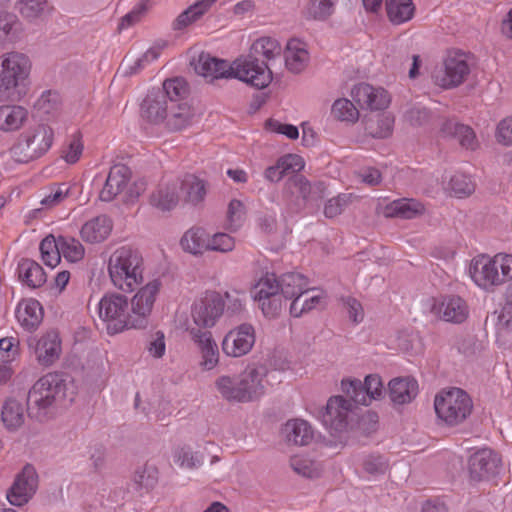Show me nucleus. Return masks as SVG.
Masks as SVG:
<instances>
[{
    "label": "nucleus",
    "instance_id": "nucleus-1",
    "mask_svg": "<svg viewBox=\"0 0 512 512\" xmlns=\"http://www.w3.org/2000/svg\"><path fill=\"white\" fill-rule=\"evenodd\" d=\"M194 70L208 81L235 78L258 89L267 87L272 81L270 68L252 56H242L229 63L208 53H201L194 63Z\"/></svg>",
    "mask_w": 512,
    "mask_h": 512
},
{
    "label": "nucleus",
    "instance_id": "nucleus-2",
    "mask_svg": "<svg viewBox=\"0 0 512 512\" xmlns=\"http://www.w3.org/2000/svg\"><path fill=\"white\" fill-rule=\"evenodd\" d=\"M75 386L60 373H48L32 386L27 397L28 416L45 422L55 415L57 406L65 399L72 401Z\"/></svg>",
    "mask_w": 512,
    "mask_h": 512
},
{
    "label": "nucleus",
    "instance_id": "nucleus-3",
    "mask_svg": "<svg viewBox=\"0 0 512 512\" xmlns=\"http://www.w3.org/2000/svg\"><path fill=\"white\" fill-rule=\"evenodd\" d=\"M268 368L262 364L250 363L237 376L221 375L215 380V388L220 396L233 403L258 401L270 386Z\"/></svg>",
    "mask_w": 512,
    "mask_h": 512
},
{
    "label": "nucleus",
    "instance_id": "nucleus-4",
    "mask_svg": "<svg viewBox=\"0 0 512 512\" xmlns=\"http://www.w3.org/2000/svg\"><path fill=\"white\" fill-rule=\"evenodd\" d=\"M144 259L130 246H121L109 256L107 272L112 286L122 293L134 292L144 283Z\"/></svg>",
    "mask_w": 512,
    "mask_h": 512
},
{
    "label": "nucleus",
    "instance_id": "nucleus-5",
    "mask_svg": "<svg viewBox=\"0 0 512 512\" xmlns=\"http://www.w3.org/2000/svg\"><path fill=\"white\" fill-rule=\"evenodd\" d=\"M32 60L23 52L7 51L0 55V97L22 99L30 86Z\"/></svg>",
    "mask_w": 512,
    "mask_h": 512
},
{
    "label": "nucleus",
    "instance_id": "nucleus-6",
    "mask_svg": "<svg viewBox=\"0 0 512 512\" xmlns=\"http://www.w3.org/2000/svg\"><path fill=\"white\" fill-rule=\"evenodd\" d=\"M468 271L476 286L485 291H493L512 280V254H479L470 261Z\"/></svg>",
    "mask_w": 512,
    "mask_h": 512
},
{
    "label": "nucleus",
    "instance_id": "nucleus-7",
    "mask_svg": "<svg viewBox=\"0 0 512 512\" xmlns=\"http://www.w3.org/2000/svg\"><path fill=\"white\" fill-rule=\"evenodd\" d=\"M97 313L110 335L136 329L131 317L129 298L122 293H105L97 304Z\"/></svg>",
    "mask_w": 512,
    "mask_h": 512
},
{
    "label": "nucleus",
    "instance_id": "nucleus-8",
    "mask_svg": "<svg viewBox=\"0 0 512 512\" xmlns=\"http://www.w3.org/2000/svg\"><path fill=\"white\" fill-rule=\"evenodd\" d=\"M473 403L470 396L460 388L442 390L434 398L437 419L447 425L456 426L471 414Z\"/></svg>",
    "mask_w": 512,
    "mask_h": 512
},
{
    "label": "nucleus",
    "instance_id": "nucleus-9",
    "mask_svg": "<svg viewBox=\"0 0 512 512\" xmlns=\"http://www.w3.org/2000/svg\"><path fill=\"white\" fill-rule=\"evenodd\" d=\"M53 141V129L46 124H38L21 134L12 152L20 161L27 162L44 155L51 148Z\"/></svg>",
    "mask_w": 512,
    "mask_h": 512
},
{
    "label": "nucleus",
    "instance_id": "nucleus-10",
    "mask_svg": "<svg viewBox=\"0 0 512 512\" xmlns=\"http://www.w3.org/2000/svg\"><path fill=\"white\" fill-rule=\"evenodd\" d=\"M251 296L266 318H276L285 307L279 281L274 274L260 277L251 290Z\"/></svg>",
    "mask_w": 512,
    "mask_h": 512
},
{
    "label": "nucleus",
    "instance_id": "nucleus-11",
    "mask_svg": "<svg viewBox=\"0 0 512 512\" xmlns=\"http://www.w3.org/2000/svg\"><path fill=\"white\" fill-rule=\"evenodd\" d=\"M137 288L134 295L129 298V308L135 328L144 329L148 325L149 317L161 292L162 282L154 278Z\"/></svg>",
    "mask_w": 512,
    "mask_h": 512
},
{
    "label": "nucleus",
    "instance_id": "nucleus-12",
    "mask_svg": "<svg viewBox=\"0 0 512 512\" xmlns=\"http://www.w3.org/2000/svg\"><path fill=\"white\" fill-rule=\"evenodd\" d=\"M324 191L322 182L311 184L303 176L294 175L286 182L284 192L289 212H299L306 202L322 198Z\"/></svg>",
    "mask_w": 512,
    "mask_h": 512
},
{
    "label": "nucleus",
    "instance_id": "nucleus-13",
    "mask_svg": "<svg viewBox=\"0 0 512 512\" xmlns=\"http://www.w3.org/2000/svg\"><path fill=\"white\" fill-rule=\"evenodd\" d=\"M225 310L222 295L216 291H206L196 299L191 307V317L197 328H212Z\"/></svg>",
    "mask_w": 512,
    "mask_h": 512
},
{
    "label": "nucleus",
    "instance_id": "nucleus-14",
    "mask_svg": "<svg viewBox=\"0 0 512 512\" xmlns=\"http://www.w3.org/2000/svg\"><path fill=\"white\" fill-rule=\"evenodd\" d=\"M470 73L467 57L462 52H449L443 61V65L433 73L436 85L448 89L462 84Z\"/></svg>",
    "mask_w": 512,
    "mask_h": 512
},
{
    "label": "nucleus",
    "instance_id": "nucleus-15",
    "mask_svg": "<svg viewBox=\"0 0 512 512\" xmlns=\"http://www.w3.org/2000/svg\"><path fill=\"white\" fill-rule=\"evenodd\" d=\"M426 307L436 318L453 324L465 322L470 314L468 303L458 295L431 298L427 300Z\"/></svg>",
    "mask_w": 512,
    "mask_h": 512
},
{
    "label": "nucleus",
    "instance_id": "nucleus-16",
    "mask_svg": "<svg viewBox=\"0 0 512 512\" xmlns=\"http://www.w3.org/2000/svg\"><path fill=\"white\" fill-rule=\"evenodd\" d=\"M341 390L355 403L368 406L372 400H380L385 395V387L381 377L370 374L365 377L364 384L358 379H343Z\"/></svg>",
    "mask_w": 512,
    "mask_h": 512
},
{
    "label": "nucleus",
    "instance_id": "nucleus-17",
    "mask_svg": "<svg viewBox=\"0 0 512 512\" xmlns=\"http://www.w3.org/2000/svg\"><path fill=\"white\" fill-rule=\"evenodd\" d=\"M256 341L255 328L250 323H242L229 330L221 342L222 352L231 358L247 355Z\"/></svg>",
    "mask_w": 512,
    "mask_h": 512
},
{
    "label": "nucleus",
    "instance_id": "nucleus-18",
    "mask_svg": "<svg viewBox=\"0 0 512 512\" xmlns=\"http://www.w3.org/2000/svg\"><path fill=\"white\" fill-rule=\"evenodd\" d=\"M353 404L343 396L337 395L329 398L325 412L322 414V423L331 435H338L347 430L349 416Z\"/></svg>",
    "mask_w": 512,
    "mask_h": 512
},
{
    "label": "nucleus",
    "instance_id": "nucleus-19",
    "mask_svg": "<svg viewBox=\"0 0 512 512\" xmlns=\"http://www.w3.org/2000/svg\"><path fill=\"white\" fill-rule=\"evenodd\" d=\"M37 488V471L33 465L26 464L21 472L17 474L7 493V499L14 506H23L33 497Z\"/></svg>",
    "mask_w": 512,
    "mask_h": 512
},
{
    "label": "nucleus",
    "instance_id": "nucleus-20",
    "mask_svg": "<svg viewBox=\"0 0 512 512\" xmlns=\"http://www.w3.org/2000/svg\"><path fill=\"white\" fill-rule=\"evenodd\" d=\"M189 334L197 348L200 368L203 371L215 369L220 361V352L212 333L199 328H191Z\"/></svg>",
    "mask_w": 512,
    "mask_h": 512
},
{
    "label": "nucleus",
    "instance_id": "nucleus-21",
    "mask_svg": "<svg viewBox=\"0 0 512 512\" xmlns=\"http://www.w3.org/2000/svg\"><path fill=\"white\" fill-rule=\"evenodd\" d=\"M470 477L475 481L488 480L501 469V459L493 450L484 448L474 452L469 458Z\"/></svg>",
    "mask_w": 512,
    "mask_h": 512
},
{
    "label": "nucleus",
    "instance_id": "nucleus-22",
    "mask_svg": "<svg viewBox=\"0 0 512 512\" xmlns=\"http://www.w3.org/2000/svg\"><path fill=\"white\" fill-rule=\"evenodd\" d=\"M350 95L361 109L370 111L384 110L391 102V97L384 88L374 87L368 83L354 85Z\"/></svg>",
    "mask_w": 512,
    "mask_h": 512
},
{
    "label": "nucleus",
    "instance_id": "nucleus-23",
    "mask_svg": "<svg viewBox=\"0 0 512 512\" xmlns=\"http://www.w3.org/2000/svg\"><path fill=\"white\" fill-rule=\"evenodd\" d=\"M28 345L33 350L39 364L50 366L61 354V340L56 331H49L39 338L29 339Z\"/></svg>",
    "mask_w": 512,
    "mask_h": 512
},
{
    "label": "nucleus",
    "instance_id": "nucleus-24",
    "mask_svg": "<svg viewBox=\"0 0 512 512\" xmlns=\"http://www.w3.org/2000/svg\"><path fill=\"white\" fill-rule=\"evenodd\" d=\"M172 105L167 101V95L164 92H158L152 89L143 99L140 107L142 119L150 125H163L169 109Z\"/></svg>",
    "mask_w": 512,
    "mask_h": 512
},
{
    "label": "nucleus",
    "instance_id": "nucleus-25",
    "mask_svg": "<svg viewBox=\"0 0 512 512\" xmlns=\"http://www.w3.org/2000/svg\"><path fill=\"white\" fill-rule=\"evenodd\" d=\"M131 178L130 169L122 164L113 166L106 178L103 188L99 193L102 201L109 202L118 195L126 198L127 186Z\"/></svg>",
    "mask_w": 512,
    "mask_h": 512
},
{
    "label": "nucleus",
    "instance_id": "nucleus-26",
    "mask_svg": "<svg viewBox=\"0 0 512 512\" xmlns=\"http://www.w3.org/2000/svg\"><path fill=\"white\" fill-rule=\"evenodd\" d=\"M282 52L285 67L293 74L303 72L310 62L307 44L300 39H290Z\"/></svg>",
    "mask_w": 512,
    "mask_h": 512
},
{
    "label": "nucleus",
    "instance_id": "nucleus-27",
    "mask_svg": "<svg viewBox=\"0 0 512 512\" xmlns=\"http://www.w3.org/2000/svg\"><path fill=\"white\" fill-rule=\"evenodd\" d=\"M29 119L28 109L20 104L5 103L0 105V131L14 133L21 130Z\"/></svg>",
    "mask_w": 512,
    "mask_h": 512
},
{
    "label": "nucleus",
    "instance_id": "nucleus-28",
    "mask_svg": "<svg viewBox=\"0 0 512 512\" xmlns=\"http://www.w3.org/2000/svg\"><path fill=\"white\" fill-rule=\"evenodd\" d=\"M15 8L26 22L36 25L45 22L53 10L48 0H17Z\"/></svg>",
    "mask_w": 512,
    "mask_h": 512
},
{
    "label": "nucleus",
    "instance_id": "nucleus-29",
    "mask_svg": "<svg viewBox=\"0 0 512 512\" xmlns=\"http://www.w3.org/2000/svg\"><path fill=\"white\" fill-rule=\"evenodd\" d=\"M419 391L418 382L412 377H396L388 383L390 400L397 405L410 403Z\"/></svg>",
    "mask_w": 512,
    "mask_h": 512
},
{
    "label": "nucleus",
    "instance_id": "nucleus-30",
    "mask_svg": "<svg viewBox=\"0 0 512 512\" xmlns=\"http://www.w3.org/2000/svg\"><path fill=\"white\" fill-rule=\"evenodd\" d=\"M112 228V220L108 216L98 215L83 224L80 235L87 243H100L108 238Z\"/></svg>",
    "mask_w": 512,
    "mask_h": 512
},
{
    "label": "nucleus",
    "instance_id": "nucleus-31",
    "mask_svg": "<svg viewBox=\"0 0 512 512\" xmlns=\"http://www.w3.org/2000/svg\"><path fill=\"white\" fill-rule=\"evenodd\" d=\"M304 168V160L296 154H288L277 160V162L269 166L264 173L266 180L270 182H278L290 172H298Z\"/></svg>",
    "mask_w": 512,
    "mask_h": 512
},
{
    "label": "nucleus",
    "instance_id": "nucleus-32",
    "mask_svg": "<svg viewBox=\"0 0 512 512\" xmlns=\"http://www.w3.org/2000/svg\"><path fill=\"white\" fill-rule=\"evenodd\" d=\"M325 295L317 289L307 287L298 297L293 299L290 305V314L293 317H300L305 313L324 305Z\"/></svg>",
    "mask_w": 512,
    "mask_h": 512
},
{
    "label": "nucleus",
    "instance_id": "nucleus-33",
    "mask_svg": "<svg viewBox=\"0 0 512 512\" xmlns=\"http://www.w3.org/2000/svg\"><path fill=\"white\" fill-rule=\"evenodd\" d=\"M15 313L19 324L27 330L37 328L43 319L41 304L32 298L22 300L17 305Z\"/></svg>",
    "mask_w": 512,
    "mask_h": 512
},
{
    "label": "nucleus",
    "instance_id": "nucleus-34",
    "mask_svg": "<svg viewBox=\"0 0 512 512\" xmlns=\"http://www.w3.org/2000/svg\"><path fill=\"white\" fill-rule=\"evenodd\" d=\"M218 0H196L181 12L172 23L174 30H183L199 21Z\"/></svg>",
    "mask_w": 512,
    "mask_h": 512
},
{
    "label": "nucleus",
    "instance_id": "nucleus-35",
    "mask_svg": "<svg viewBox=\"0 0 512 512\" xmlns=\"http://www.w3.org/2000/svg\"><path fill=\"white\" fill-rule=\"evenodd\" d=\"M441 132L445 137L455 138L467 150H475L478 147L476 135L473 129L467 125L447 120L443 123Z\"/></svg>",
    "mask_w": 512,
    "mask_h": 512
},
{
    "label": "nucleus",
    "instance_id": "nucleus-36",
    "mask_svg": "<svg viewBox=\"0 0 512 512\" xmlns=\"http://www.w3.org/2000/svg\"><path fill=\"white\" fill-rule=\"evenodd\" d=\"M286 440L299 446H306L314 438L312 426L303 419H292L286 422L283 428Z\"/></svg>",
    "mask_w": 512,
    "mask_h": 512
},
{
    "label": "nucleus",
    "instance_id": "nucleus-37",
    "mask_svg": "<svg viewBox=\"0 0 512 512\" xmlns=\"http://www.w3.org/2000/svg\"><path fill=\"white\" fill-rule=\"evenodd\" d=\"M179 198V183H167L160 185L152 193L150 203L162 211H169L177 206Z\"/></svg>",
    "mask_w": 512,
    "mask_h": 512
},
{
    "label": "nucleus",
    "instance_id": "nucleus-38",
    "mask_svg": "<svg viewBox=\"0 0 512 512\" xmlns=\"http://www.w3.org/2000/svg\"><path fill=\"white\" fill-rule=\"evenodd\" d=\"M193 118L194 111L190 105L177 103L173 105L172 109H169L163 126L169 131H180L189 127Z\"/></svg>",
    "mask_w": 512,
    "mask_h": 512
},
{
    "label": "nucleus",
    "instance_id": "nucleus-39",
    "mask_svg": "<svg viewBox=\"0 0 512 512\" xmlns=\"http://www.w3.org/2000/svg\"><path fill=\"white\" fill-rule=\"evenodd\" d=\"M179 183V191L185 202L197 205L206 196V183L195 175H186Z\"/></svg>",
    "mask_w": 512,
    "mask_h": 512
},
{
    "label": "nucleus",
    "instance_id": "nucleus-40",
    "mask_svg": "<svg viewBox=\"0 0 512 512\" xmlns=\"http://www.w3.org/2000/svg\"><path fill=\"white\" fill-rule=\"evenodd\" d=\"M22 23L16 15L9 12H0V44H14L22 34Z\"/></svg>",
    "mask_w": 512,
    "mask_h": 512
},
{
    "label": "nucleus",
    "instance_id": "nucleus-41",
    "mask_svg": "<svg viewBox=\"0 0 512 512\" xmlns=\"http://www.w3.org/2000/svg\"><path fill=\"white\" fill-rule=\"evenodd\" d=\"M208 243V233L199 227L187 230L180 240L182 249L193 255L208 251Z\"/></svg>",
    "mask_w": 512,
    "mask_h": 512
},
{
    "label": "nucleus",
    "instance_id": "nucleus-42",
    "mask_svg": "<svg viewBox=\"0 0 512 512\" xmlns=\"http://www.w3.org/2000/svg\"><path fill=\"white\" fill-rule=\"evenodd\" d=\"M279 281L285 303L298 297L307 287V279L300 273L291 272L282 275Z\"/></svg>",
    "mask_w": 512,
    "mask_h": 512
},
{
    "label": "nucleus",
    "instance_id": "nucleus-43",
    "mask_svg": "<svg viewBox=\"0 0 512 512\" xmlns=\"http://www.w3.org/2000/svg\"><path fill=\"white\" fill-rule=\"evenodd\" d=\"M282 54V47L280 43L272 37H260L255 40L251 46V54L253 58L259 60L257 56H262L267 61L274 60ZM260 64L263 62L258 61ZM265 65V63H264ZM268 67V65L266 64Z\"/></svg>",
    "mask_w": 512,
    "mask_h": 512
},
{
    "label": "nucleus",
    "instance_id": "nucleus-44",
    "mask_svg": "<svg viewBox=\"0 0 512 512\" xmlns=\"http://www.w3.org/2000/svg\"><path fill=\"white\" fill-rule=\"evenodd\" d=\"M339 0H310L302 10L307 20L325 21L335 11Z\"/></svg>",
    "mask_w": 512,
    "mask_h": 512
},
{
    "label": "nucleus",
    "instance_id": "nucleus-45",
    "mask_svg": "<svg viewBox=\"0 0 512 512\" xmlns=\"http://www.w3.org/2000/svg\"><path fill=\"white\" fill-rule=\"evenodd\" d=\"M394 117L389 113L377 114L365 119V130L375 138H386L393 131Z\"/></svg>",
    "mask_w": 512,
    "mask_h": 512
},
{
    "label": "nucleus",
    "instance_id": "nucleus-46",
    "mask_svg": "<svg viewBox=\"0 0 512 512\" xmlns=\"http://www.w3.org/2000/svg\"><path fill=\"white\" fill-rule=\"evenodd\" d=\"M387 15L394 24L409 21L415 11L412 0H386Z\"/></svg>",
    "mask_w": 512,
    "mask_h": 512
},
{
    "label": "nucleus",
    "instance_id": "nucleus-47",
    "mask_svg": "<svg viewBox=\"0 0 512 512\" xmlns=\"http://www.w3.org/2000/svg\"><path fill=\"white\" fill-rule=\"evenodd\" d=\"M423 211L420 202L414 199H397L386 207V215L390 217L412 218Z\"/></svg>",
    "mask_w": 512,
    "mask_h": 512
},
{
    "label": "nucleus",
    "instance_id": "nucleus-48",
    "mask_svg": "<svg viewBox=\"0 0 512 512\" xmlns=\"http://www.w3.org/2000/svg\"><path fill=\"white\" fill-rule=\"evenodd\" d=\"M1 419L8 430L14 431L20 428L24 423L21 403L14 399L7 400L2 407Z\"/></svg>",
    "mask_w": 512,
    "mask_h": 512
},
{
    "label": "nucleus",
    "instance_id": "nucleus-49",
    "mask_svg": "<svg viewBox=\"0 0 512 512\" xmlns=\"http://www.w3.org/2000/svg\"><path fill=\"white\" fill-rule=\"evenodd\" d=\"M173 462L184 469H197L203 462L204 457L199 452L193 451L187 445L178 446L172 454Z\"/></svg>",
    "mask_w": 512,
    "mask_h": 512
},
{
    "label": "nucleus",
    "instance_id": "nucleus-50",
    "mask_svg": "<svg viewBox=\"0 0 512 512\" xmlns=\"http://www.w3.org/2000/svg\"><path fill=\"white\" fill-rule=\"evenodd\" d=\"M20 277L30 287L37 288L46 282L43 268L32 260H24L19 265Z\"/></svg>",
    "mask_w": 512,
    "mask_h": 512
},
{
    "label": "nucleus",
    "instance_id": "nucleus-51",
    "mask_svg": "<svg viewBox=\"0 0 512 512\" xmlns=\"http://www.w3.org/2000/svg\"><path fill=\"white\" fill-rule=\"evenodd\" d=\"M245 218L246 210L244 204L238 199H233L227 207L224 227L228 232L235 233L242 227Z\"/></svg>",
    "mask_w": 512,
    "mask_h": 512
},
{
    "label": "nucleus",
    "instance_id": "nucleus-52",
    "mask_svg": "<svg viewBox=\"0 0 512 512\" xmlns=\"http://www.w3.org/2000/svg\"><path fill=\"white\" fill-rule=\"evenodd\" d=\"M40 252L44 264L55 268L61 260L60 237L57 239L53 235L45 237L40 243Z\"/></svg>",
    "mask_w": 512,
    "mask_h": 512
},
{
    "label": "nucleus",
    "instance_id": "nucleus-53",
    "mask_svg": "<svg viewBox=\"0 0 512 512\" xmlns=\"http://www.w3.org/2000/svg\"><path fill=\"white\" fill-rule=\"evenodd\" d=\"M293 471L303 477L316 478L322 472V465L304 455H295L290 460Z\"/></svg>",
    "mask_w": 512,
    "mask_h": 512
},
{
    "label": "nucleus",
    "instance_id": "nucleus-54",
    "mask_svg": "<svg viewBox=\"0 0 512 512\" xmlns=\"http://www.w3.org/2000/svg\"><path fill=\"white\" fill-rule=\"evenodd\" d=\"M332 116L342 122L355 123L359 119V110L355 104L347 98H339L331 107Z\"/></svg>",
    "mask_w": 512,
    "mask_h": 512
},
{
    "label": "nucleus",
    "instance_id": "nucleus-55",
    "mask_svg": "<svg viewBox=\"0 0 512 512\" xmlns=\"http://www.w3.org/2000/svg\"><path fill=\"white\" fill-rule=\"evenodd\" d=\"M445 190L456 197H463L472 194L475 190V185L468 175L455 173L450 177Z\"/></svg>",
    "mask_w": 512,
    "mask_h": 512
},
{
    "label": "nucleus",
    "instance_id": "nucleus-56",
    "mask_svg": "<svg viewBox=\"0 0 512 512\" xmlns=\"http://www.w3.org/2000/svg\"><path fill=\"white\" fill-rule=\"evenodd\" d=\"M133 482L146 491L153 489L158 482L157 468L148 464L139 467L134 473Z\"/></svg>",
    "mask_w": 512,
    "mask_h": 512
},
{
    "label": "nucleus",
    "instance_id": "nucleus-57",
    "mask_svg": "<svg viewBox=\"0 0 512 512\" xmlns=\"http://www.w3.org/2000/svg\"><path fill=\"white\" fill-rule=\"evenodd\" d=\"M167 95V101L173 106L187 93V84L183 78H173L164 81L162 89H156Z\"/></svg>",
    "mask_w": 512,
    "mask_h": 512
},
{
    "label": "nucleus",
    "instance_id": "nucleus-58",
    "mask_svg": "<svg viewBox=\"0 0 512 512\" xmlns=\"http://www.w3.org/2000/svg\"><path fill=\"white\" fill-rule=\"evenodd\" d=\"M84 144L80 132H75L67 139L66 146L63 148L62 158L68 164H75L82 156Z\"/></svg>",
    "mask_w": 512,
    "mask_h": 512
},
{
    "label": "nucleus",
    "instance_id": "nucleus-59",
    "mask_svg": "<svg viewBox=\"0 0 512 512\" xmlns=\"http://www.w3.org/2000/svg\"><path fill=\"white\" fill-rule=\"evenodd\" d=\"M60 250L61 256L73 263L82 260L85 254V249L78 240L63 236H60Z\"/></svg>",
    "mask_w": 512,
    "mask_h": 512
},
{
    "label": "nucleus",
    "instance_id": "nucleus-60",
    "mask_svg": "<svg viewBox=\"0 0 512 512\" xmlns=\"http://www.w3.org/2000/svg\"><path fill=\"white\" fill-rule=\"evenodd\" d=\"M61 105V99L57 92L45 91L35 103L36 109L47 116H54Z\"/></svg>",
    "mask_w": 512,
    "mask_h": 512
},
{
    "label": "nucleus",
    "instance_id": "nucleus-61",
    "mask_svg": "<svg viewBox=\"0 0 512 512\" xmlns=\"http://www.w3.org/2000/svg\"><path fill=\"white\" fill-rule=\"evenodd\" d=\"M208 251L231 252L235 248V238L226 232L208 233Z\"/></svg>",
    "mask_w": 512,
    "mask_h": 512
},
{
    "label": "nucleus",
    "instance_id": "nucleus-62",
    "mask_svg": "<svg viewBox=\"0 0 512 512\" xmlns=\"http://www.w3.org/2000/svg\"><path fill=\"white\" fill-rule=\"evenodd\" d=\"M223 300L226 312L229 315H237L245 310V292L242 290L232 289L224 293Z\"/></svg>",
    "mask_w": 512,
    "mask_h": 512
},
{
    "label": "nucleus",
    "instance_id": "nucleus-63",
    "mask_svg": "<svg viewBox=\"0 0 512 512\" xmlns=\"http://www.w3.org/2000/svg\"><path fill=\"white\" fill-rule=\"evenodd\" d=\"M148 10L146 1L137 3L130 12L125 14L119 24L118 30H126L139 23Z\"/></svg>",
    "mask_w": 512,
    "mask_h": 512
},
{
    "label": "nucleus",
    "instance_id": "nucleus-64",
    "mask_svg": "<svg viewBox=\"0 0 512 512\" xmlns=\"http://www.w3.org/2000/svg\"><path fill=\"white\" fill-rule=\"evenodd\" d=\"M70 193V186L66 183H61L51 187L49 194L42 200L41 205L45 208H52L66 199Z\"/></svg>",
    "mask_w": 512,
    "mask_h": 512
}]
</instances>
